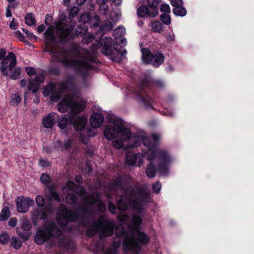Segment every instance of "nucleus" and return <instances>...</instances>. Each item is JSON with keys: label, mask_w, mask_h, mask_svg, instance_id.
Masks as SVG:
<instances>
[{"label": "nucleus", "mask_w": 254, "mask_h": 254, "mask_svg": "<svg viewBox=\"0 0 254 254\" xmlns=\"http://www.w3.org/2000/svg\"><path fill=\"white\" fill-rule=\"evenodd\" d=\"M91 23L94 27L97 26L99 25L101 21V19L99 16L95 15L92 19H90Z\"/></svg>", "instance_id": "37998d69"}, {"label": "nucleus", "mask_w": 254, "mask_h": 254, "mask_svg": "<svg viewBox=\"0 0 254 254\" xmlns=\"http://www.w3.org/2000/svg\"><path fill=\"white\" fill-rule=\"evenodd\" d=\"M66 201L69 204H73L76 201L77 198L75 194L68 193L66 196Z\"/></svg>", "instance_id": "c9c22d12"}, {"label": "nucleus", "mask_w": 254, "mask_h": 254, "mask_svg": "<svg viewBox=\"0 0 254 254\" xmlns=\"http://www.w3.org/2000/svg\"><path fill=\"white\" fill-rule=\"evenodd\" d=\"M109 8L105 3H102L99 6V12L101 14L106 15L108 13Z\"/></svg>", "instance_id": "58836bf2"}, {"label": "nucleus", "mask_w": 254, "mask_h": 254, "mask_svg": "<svg viewBox=\"0 0 254 254\" xmlns=\"http://www.w3.org/2000/svg\"><path fill=\"white\" fill-rule=\"evenodd\" d=\"M126 33L125 28L122 26H119L113 31V36L116 38H121Z\"/></svg>", "instance_id": "393cba45"}, {"label": "nucleus", "mask_w": 254, "mask_h": 254, "mask_svg": "<svg viewBox=\"0 0 254 254\" xmlns=\"http://www.w3.org/2000/svg\"><path fill=\"white\" fill-rule=\"evenodd\" d=\"M12 69L11 71H12L11 73L10 74V78L12 79H16L18 78L20 73H21V69L20 68H15L13 70Z\"/></svg>", "instance_id": "473e14b6"}, {"label": "nucleus", "mask_w": 254, "mask_h": 254, "mask_svg": "<svg viewBox=\"0 0 254 254\" xmlns=\"http://www.w3.org/2000/svg\"><path fill=\"white\" fill-rule=\"evenodd\" d=\"M124 196L117 198V206L122 211H125L128 205L140 212L142 203H145L149 199V193L140 189H135L130 187L127 190H123Z\"/></svg>", "instance_id": "423d86ee"}, {"label": "nucleus", "mask_w": 254, "mask_h": 254, "mask_svg": "<svg viewBox=\"0 0 254 254\" xmlns=\"http://www.w3.org/2000/svg\"><path fill=\"white\" fill-rule=\"evenodd\" d=\"M108 209H109V210L111 213H115L116 208H115V205L113 204H112L111 203H109Z\"/></svg>", "instance_id": "680f3d73"}, {"label": "nucleus", "mask_w": 254, "mask_h": 254, "mask_svg": "<svg viewBox=\"0 0 254 254\" xmlns=\"http://www.w3.org/2000/svg\"><path fill=\"white\" fill-rule=\"evenodd\" d=\"M61 97L60 92L59 91H56L53 90L51 93V99L52 101L54 102H57Z\"/></svg>", "instance_id": "a19ab883"}, {"label": "nucleus", "mask_w": 254, "mask_h": 254, "mask_svg": "<svg viewBox=\"0 0 254 254\" xmlns=\"http://www.w3.org/2000/svg\"><path fill=\"white\" fill-rule=\"evenodd\" d=\"M11 239L12 244L14 249H18L21 246L22 242L18 238L16 237H13Z\"/></svg>", "instance_id": "2f4dec72"}, {"label": "nucleus", "mask_w": 254, "mask_h": 254, "mask_svg": "<svg viewBox=\"0 0 254 254\" xmlns=\"http://www.w3.org/2000/svg\"><path fill=\"white\" fill-rule=\"evenodd\" d=\"M115 227L113 220L101 216L88 226L86 234L87 237H92L99 231L101 237H108L113 234Z\"/></svg>", "instance_id": "6e6552de"}, {"label": "nucleus", "mask_w": 254, "mask_h": 254, "mask_svg": "<svg viewBox=\"0 0 254 254\" xmlns=\"http://www.w3.org/2000/svg\"><path fill=\"white\" fill-rule=\"evenodd\" d=\"M78 12V8L76 6H73L70 9L69 13L68 15V18L69 19L73 18L74 17L77 15Z\"/></svg>", "instance_id": "e433bc0d"}, {"label": "nucleus", "mask_w": 254, "mask_h": 254, "mask_svg": "<svg viewBox=\"0 0 254 254\" xmlns=\"http://www.w3.org/2000/svg\"><path fill=\"white\" fill-rule=\"evenodd\" d=\"M66 188L75 191L81 197L83 204L77 211L68 210L64 205H61L57 216V221L60 225L64 226L69 221L79 220L84 224L95 210L102 212L106 209V206L101 201L98 193H93L90 196L85 197L84 196V188L82 186H76L72 181L68 182L64 190Z\"/></svg>", "instance_id": "f257e3e1"}, {"label": "nucleus", "mask_w": 254, "mask_h": 254, "mask_svg": "<svg viewBox=\"0 0 254 254\" xmlns=\"http://www.w3.org/2000/svg\"><path fill=\"white\" fill-rule=\"evenodd\" d=\"M54 30V26H50L45 32V41L47 45L45 51L50 53V56L54 61L60 62L64 66L75 69L83 76L87 75L92 67L91 63L93 62L89 52L85 49H79L78 50L79 56L77 59L72 60L68 59L67 57V53L63 49L50 47L51 44L55 42Z\"/></svg>", "instance_id": "7ed1b4c3"}, {"label": "nucleus", "mask_w": 254, "mask_h": 254, "mask_svg": "<svg viewBox=\"0 0 254 254\" xmlns=\"http://www.w3.org/2000/svg\"><path fill=\"white\" fill-rule=\"evenodd\" d=\"M175 35L173 34H169L167 35L166 39L169 42L174 41L175 40Z\"/></svg>", "instance_id": "bf43d9fd"}, {"label": "nucleus", "mask_w": 254, "mask_h": 254, "mask_svg": "<svg viewBox=\"0 0 254 254\" xmlns=\"http://www.w3.org/2000/svg\"><path fill=\"white\" fill-rule=\"evenodd\" d=\"M20 101V98L19 96L17 94H14L12 95L11 97V101L10 102V104L12 106H17Z\"/></svg>", "instance_id": "72a5a7b5"}, {"label": "nucleus", "mask_w": 254, "mask_h": 254, "mask_svg": "<svg viewBox=\"0 0 254 254\" xmlns=\"http://www.w3.org/2000/svg\"><path fill=\"white\" fill-rule=\"evenodd\" d=\"M156 173V169L154 165L152 163H149L146 169V174L148 177L150 178H153Z\"/></svg>", "instance_id": "412c9836"}, {"label": "nucleus", "mask_w": 254, "mask_h": 254, "mask_svg": "<svg viewBox=\"0 0 254 254\" xmlns=\"http://www.w3.org/2000/svg\"><path fill=\"white\" fill-rule=\"evenodd\" d=\"M75 180L77 183H81L82 182V178L81 176H77L75 177Z\"/></svg>", "instance_id": "69168bd1"}, {"label": "nucleus", "mask_w": 254, "mask_h": 254, "mask_svg": "<svg viewBox=\"0 0 254 254\" xmlns=\"http://www.w3.org/2000/svg\"><path fill=\"white\" fill-rule=\"evenodd\" d=\"M46 197L49 200L55 199L59 202L62 199V197L52 188L49 189V193L46 195Z\"/></svg>", "instance_id": "5701e85b"}, {"label": "nucleus", "mask_w": 254, "mask_h": 254, "mask_svg": "<svg viewBox=\"0 0 254 254\" xmlns=\"http://www.w3.org/2000/svg\"><path fill=\"white\" fill-rule=\"evenodd\" d=\"M142 61L144 64H151L155 67L162 64L164 61V55L159 52L151 53L147 48H142Z\"/></svg>", "instance_id": "4468645a"}, {"label": "nucleus", "mask_w": 254, "mask_h": 254, "mask_svg": "<svg viewBox=\"0 0 254 254\" xmlns=\"http://www.w3.org/2000/svg\"><path fill=\"white\" fill-rule=\"evenodd\" d=\"M121 184L122 182L121 180L120 179H117V180H115L114 182V186L116 190L118 189H122Z\"/></svg>", "instance_id": "603ef678"}, {"label": "nucleus", "mask_w": 254, "mask_h": 254, "mask_svg": "<svg viewBox=\"0 0 254 254\" xmlns=\"http://www.w3.org/2000/svg\"><path fill=\"white\" fill-rule=\"evenodd\" d=\"M41 182L44 184H47L50 181V177L46 174H42L40 177Z\"/></svg>", "instance_id": "de8ad7c7"}, {"label": "nucleus", "mask_w": 254, "mask_h": 254, "mask_svg": "<svg viewBox=\"0 0 254 254\" xmlns=\"http://www.w3.org/2000/svg\"><path fill=\"white\" fill-rule=\"evenodd\" d=\"M36 202L37 205L40 207H42L45 204V200L43 196L38 195L36 197Z\"/></svg>", "instance_id": "79ce46f5"}, {"label": "nucleus", "mask_w": 254, "mask_h": 254, "mask_svg": "<svg viewBox=\"0 0 254 254\" xmlns=\"http://www.w3.org/2000/svg\"><path fill=\"white\" fill-rule=\"evenodd\" d=\"M112 38L110 37H105V39L102 40L100 43L97 44L98 47L100 45L101 52L105 55L111 56L112 61L119 63L123 60V58L127 53L126 50L123 51L118 50L117 48L114 49L112 48Z\"/></svg>", "instance_id": "9d476101"}, {"label": "nucleus", "mask_w": 254, "mask_h": 254, "mask_svg": "<svg viewBox=\"0 0 254 254\" xmlns=\"http://www.w3.org/2000/svg\"><path fill=\"white\" fill-rule=\"evenodd\" d=\"M150 24L152 30L155 32H160L163 29V24L159 21H152Z\"/></svg>", "instance_id": "b1692460"}, {"label": "nucleus", "mask_w": 254, "mask_h": 254, "mask_svg": "<svg viewBox=\"0 0 254 254\" xmlns=\"http://www.w3.org/2000/svg\"><path fill=\"white\" fill-rule=\"evenodd\" d=\"M39 163L40 165L42 167L47 166L48 165V163L46 161L43 159L40 160Z\"/></svg>", "instance_id": "0e129e2a"}, {"label": "nucleus", "mask_w": 254, "mask_h": 254, "mask_svg": "<svg viewBox=\"0 0 254 254\" xmlns=\"http://www.w3.org/2000/svg\"><path fill=\"white\" fill-rule=\"evenodd\" d=\"M31 213L32 218L35 220L44 219L45 217V213L38 209H34Z\"/></svg>", "instance_id": "4be33fe9"}, {"label": "nucleus", "mask_w": 254, "mask_h": 254, "mask_svg": "<svg viewBox=\"0 0 254 254\" xmlns=\"http://www.w3.org/2000/svg\"><path fill=\"white\" fill-rule=\"evenodd\" d=\"M21 228L25 231L30 230L31 226L29 221L27 219H23L20 221Z\"/></svg>", "instance_id": "c756f323"}, {"label": "nucleus", "mask_w": 254, "mask_h": 254, "mask_svg": "<svg viewBox=\"0 0 254 254\" xmlns=\"http://www.w3.org/2000/svg\"><path fill=\"white\" fill-rule=\"evenodd\" d=\"M25 23L29 26L35 25L36 19L32 13H27L25 17Z\"/></svg>", "instance_id": "a878e982"}, {"label": "nucleus", "mask_w": 254, "mask_h": 254, "mask_svg": "<svg viewBox=\"0 0 254 254\" xmlns=\"http://www.w3.org/2000/svg\"><path fill=\"white\" fill-rule=\"evenodd\" d=\"M52 20V17L51 15L47 14L45 23L47 25H50Z\"/></svg>", "instance_id": "4d7b16f0"}, {"label": "nucleus", "mask_w": 254, "mask_h": 254, "mask_svg": "<svg viewBox=\"0 0 254 254\" xmlns=\"http://www.w3.org/2000/svg\"><path fill=\"white\" fill-rule=\"evenodd\" d=\"M162 0H147V5L139 7L137 10L138 16L155 17L158 14V5Z\"/></svg>", "instance_id": "2eb2a0df"}, {"label": "nucleus", "mask_w": 254, "mask_h": 254, "mask_svg": "<svg viewBox=\"0 0 254 254\" xmlns=\"http://www.w3.org/2000/svg\"><path fill=\"white\" fill-rule=\"evenodd\" d=\"M74 146L73 142L72 140H68L64 142V147L65 149L68 150L69 152L71 151V149Z\"/></svg>", "instance_id": "c03bdc74"}, {"label": "nucleus", "mask_w": 254, "mask_h": 254, "mask_svg": "<svg viewBox=\"0 0 254 254\" xmlns=\"http://www.w3.org/2000/svg\"><path fill=\"white\" fill-rule=\"evenodd\" d=\"M58 126L61 129H64L67 125L72 123L76 130H81L85 127L87 119L86 117L73 114L63 115L58 120Z\"/></svg>", "instance_id": "f8f14e48"}, {"label": "nucleus", "mask_w": 254, "mask_h": 254, "mask_svg": "<svg viewBox=\"0 0 254 254\" xmlns=\"http://www.w3.org/2000/svg\"><path fill=\"white\" fill-rule=\"evenodd\" d=\"M150 199L149 196L147 202L142 203L140 212L131 207L139 215L133 214L131 219L132 226L128 232H126L123 227H118L115 230L116 234L118 237L122 239L126 251L138 253L140 250V245H146L149 242L148 237L144 233L140 232L139 229L142 222L141 216H143V206L149 202Z\"/></svg>", "instance_id": "20e7f679"}, {"label": "nucleus", "mask_w": 254, "mask_h": 254, "mask_svg": "<svg viewBox=\"0 0 254 254\" xmlns=\"http://www.w3.org/2000/svg\"><path fill=\"white\" fill-rule=\"evenodd\" d=\"M6 51L4 48L0 49V60L2 58L0 64V71L3 75H8V72L15 67L16 63V56L13 52H9L5 57Z\"/></svg>", "instance_id": "ddd939ff"}, {"label": "nucleus", "mask_w": 254, "mask_h": 254, "mask_svg": "<svg viewBox=\"0 0 254 254\" xmlns=\"http://www.w3.org/2000/svg\"><path fill=\"white\" fill-rule=\"evenodd\" d=\"M26 70L27 74L29 75H32L34 74L36 72L35 69L31 67H27L26 68Z\"/></svg>", "instance_id": "5fc2aeb1"}, {"label": "nucleus", "mask_w": 254, "mask_h": 254, "mask_svg": "<svg viewBox=\"0 0 254 254\" xmlns=\"http://www.w3.org/2000/svg\"><path fill=\"white\" fill-rule=\"evenodd\" d=\"M96 247L98 248V250L100 251H102L103 249V247L102 244L99 242L97 243L96 244Z\"/></svg>", "instance_id": "338daca9"}, {"label": "nucleus", "mask_w": 254, "mask_h": 254, "mask_svg": "<svg viewBox=\"0 0 254 254\" xmlns=\"http://www.w3.org/2000/svg\"><path fill=\"white\" fill-rule=\"evenodd\" d=\"M161 188V185L159 181H157L153 184V189L156 193H158L160 191Z\"/></svg>", "instance_id": "49530a36"}, {"label": "nucleus", "mask_w": 254, "mask_h": 254, "mask_svg": "<svg viewBox=\"0 0 254 254\" xmlns=\"http://www.w3.org/2000/svg\"><path fill=\"white\" fill-rule=\"evenodd\" d=\"M9 236L6 233H3L0 235V243L3 245L8 242Z\"/></svg>", "instance_id": "4c0bfd02"}, {"label": "nucleus", "mask_w": 254, "mask_h": 254, "mask_svg": "<svg viewBox=\"0 0 254 254\" xmlns=\"http://www.w3.org/2000/svg\"><path fill=\"white\" fill-rule=\"evenodd\" d=\"M17 26V24L16 23L14 22L13 21H12L10 24V27L11 29H16Z\"/></svg>", "instance_id": "774afa93"}, {"label": "nucleus", "mask_w": 254, "mask_h": 254, "mask_svg": "<svg viewBox=\"0 0 254 254\" xmlns=\"http://www.w3.org/2000/svg\"><path fill=\"white\" fill-rule=\"evenodd\" d=\"M12 7L14 8L13 4H9L7 7L6 11V16L8 17L11 16V12L10 10V8Z\"/></svg>", "instance_id": "6e6d98bb"}, {"label": "nucleus", "mask_w": 254, "mask_h": 254, "mask_svg": "<svg viewBox=\"0 0 254 254\" xmlns=\"http://www.w3.org/2000/svg\"><path fill=\"white\" fill-rule=\"evenodd\" d=\"M57 115L54 113H51L45 116L42 120L43 126L47 128H51L55 124V120Z\"/></svg>", "instance_id": "aec40b11"}, {"label": "nucleus", "mask_w": 254, "mask_h": 254, "mask_svg": "<svg viewBox=\"0 0 254 254\" xmlns=\"http://www.w3.org/2000/svg\"><path fill=\"white\" fill-rule=\"evenodd\" d=\"M149 84V81L147 79H145L142 82L140 89L138 91H133L136 99L140 103L142 104L146 107H149L152 104L153 100L146 95L144 92V89Z\"/></svg>", "instance_id": "dca6fc26"}, {"label": "nucleus", "mask_w": 254, "mask_h": 254, "mask_svg": "<svg viewBox=\"0 0 254 254\" xmlns=\"http://www.w3.org/2000/svg\"><path fill=\"white\" fill-rule=\"evenodd\" d=\"M160 19L162 21L167 25L171 23V18L169 14L163 13L160 15Z\"/></svg>", "instance_id": "f704fd0d"}, {"label": "nucleus", "mask_w": 254, "mask_h": 254, "mask_svg": "<svg viewBox=\"0 0 254 254\" xmlns=\"http://www.w3.org/2000/svg\"><path fill=\"white\" fill-rule=\"evenodd\" d=\"M85 103L81 99L75 100L71 95L64 97L58 104V110L62 113L66 112L69 108L75 113H78L84 110Z\"/></svg>", "instance_id": "9b49d317"}, {"label": "nucleus", "mask_w": 254, "mask_h": 254, "mask_svg": "<svg viewBox=\"0 0 254 254\" xmlns=\"http://www.w3.org/2000/svg\"><path fill=\"white\" fill-rule=\"evenodd\" d=\"M117 250L115 248H110L105 253V254H117Z\"/></svg>", "instance_id": "13d9d810"}, {"label": "nucleus", "mask_w": 254, "mask_h": 254, "mask_svg": "<svg viewBox=\"0 0 254 254\" xmlns=\"http://www.w3.org/2000/svg\"><path fill=\"white\" fill-rule=\"evenodd\" d=\"M113 27V25L112 23L108 20L104 21L101 26V28L102 29V30L103 31H110L112 30Z\"/></svg>", "instance_id": "c85d7f7f"}, {"label": "nucleus", "mask_w": 254, "mask_h": 254, "mask_svg": "<svg viewBox=\"0 0 254 254\" xmlns=\"http://www.w3.org/2000/svg\"><path fill=\"white\" fill-rule=\"evenodd\" d=\"M173 12L176 15L180 16H184L187 13L186 9L182 5L175 7L173 10Z\"/></svg>", "instance_id": "bb28decb"}, {"label": "nucleus", "mask_w": 254, "mask_h": 254, "mask_svg": "<svg viewBox=\"0 0 254 254\" xmlns=\"http://www.w3.org/2000/svg\"><path fill=\"white\" fill-rule=\"evenodd\" d=\"M14 36L17 37L21 41L24 42L25 40V37L19 31H15L14 33Z\"/></svg>", "instance_id": "09e8293b"}, {"label": "nucleus", "mask_w": 254, "mask_h": 254, "mask_svg": "<svg viewBox=\"0 0 254 254\" xmlns=\"http://www.w3.org/2000/svg\"><path fill=\"white\" fill-rule=\"evenodd\" d=\"M56 88V86L55 84L51 83L49 84L48 86H47L44 89L43 91V95L44 96H48L50 93H52L53 90H54Z\"/></svg>", "instance_id": "7c9ffc66"}, {"label": "nucleus", "mask_w": 254, "mask_h": 254, "mask_svg": "<svg viewBox=\"0 0 254 254\" xmlns=\"http://www.w3.org/2000/svg\"><path fill=\"white\" fill-rule=\"evenodd\" d=\"M10 216V212L9 208L7 207H4L0 213V221H3Z\"/></svg>", "instance_id": "cd10ccee"}, {"label": "nucleus", "mask_w": 254, "mask_h": 254, "mask_svg": "<svg viewBox=\"0 0 254 254\" xmlns=\"http://www.w3.org/2000/svg\"><path fill=\"white\" fill-rule=\"evenodd\" d=\"M138 133L131 135L130 129L124 125L123 122L119 120H115L113 123L106 126L104 130L105 137L113 141L114 148L127 149L138 146L140 141Z\"/></svg>", "instance_id": "39448f33"}, {"label": "nucleus", "mask_w": 254, "mask_h": 254, "mask_svg": "<svg viewBox=\"0 0 254 254\" xmlns=\"http://www.w3.org/2000/svg\"><path fill=\"white\" fill-rule=\"evenodd\" d=\"M104 121L103 115L99 113H94L90 118V124L93 128L100 127Z\"/></svg>", "instance_id": "6ab92c4d"}, {"label": "nucleus", "mask_w": 254, "mask_h": 254, "mask_svg": "<svg viewBox=\"0 0 254 254\" xmlns=\"http://www.w3.org/2000/svg\"><path fill=\"white\" fill-rule=\"evenodd\" d=\"M91 19L90 13H86L81 15L80 17L79 21L83 22V23H85L88 22Z\"/></svg>", "instance_id": "a18cd8bd"}, {"label": "nucleus", "mask_w": 254, "mask_h": 254, "mask_svg": "<svg viewBox=\"0 0 254 254\" xmlns=\"http://www.w3.org/2000/svg\"><path fill=\"white\" fill-rule=\"evenodd\" d=\"M140 136L139 145L141 141L146 147L142 149V154L128 153L126 156V162L129 165L140 166L143 163V158L148 161H153L158 159L159 161L158 166V171L163 174H166L169 170V165L172 161L168 152L160 149L157 146V143L160 137L159 134H152L151 136H147L143 133L138 134Z\"/></svg>", "instance_id": "f03ea898"}, {"label": "nucleus", "mask_w": 254, "mask_h": 254, "mask_svg": "<svg viewBox=\"0 0 254 254\" xmlns=\"http://www.w3.org/2000/svg\"><path fill=\"white\" fill-rule=\"evenodd\" d=\"M110 16L111 19L114 22L118 21L119 18L120 17V15L114 12L110 13Z\"/></svg>", "instance_id": "8fccbe9b"}, {"label": "nucleus", "mask_w": 254, "mask_h": 254, "mask_svg": "<svg viewBox=\"0 0 254 254\" xmlns=\"http://www.w3.org/2000/svg\"><path fill=\"white\" fill-rule=\"evenodd\" d=\"M16 203L17 211L20 213H25L29 210L30 206L34 205L35 202L30 197L20 196L16 199Z\"/></svg>", "instance_id": "f3484780"}, {"label": "nucleus", "mask_w": 254, "mask_h": 254, "mask_svg": "<svg viewBox=\"0 0 254 254\" xmlns=\"http://www.w3.org/2000/svg\"><path fill=\"white\" fill-rule=\"evenodd\" d=\"M45 29V26L43 24L39 25L37 28V31L39 33H42L44 31Z\"/></svg>", "instance_id": "e2e57ef3"}, {"label": "nucleus", "mask_w": 254, "mask_h": 254, "mask_svg": "<svg viewBox=\"0 0 254 254\" xmlns=\"http://www.w3.org/2000/svg\"><path fill=\"white\" fill-rule=\"evenodd\" d=\"M53 238L58 239L60 246L68 248L69 241L62 234L61 229L53 222H48L45 226V230L37 231L34 242L38 245H41Z\"/></svg>", "instance_id": "0eeeda50"}, {"label": "nucleus", "mask_w": 254, "mask_h": 254, "mask_svg": "<svg viewBox=\"0 0 254 254\" xmlns=\"http://www.w3.org/2000/svg\"><path fill=\"white\" fill-rule=\"evenodd\" d=\"M44 75L43 74H39L35 77L33 80L29 81L28 89L31 90L33 93H36L41 83L44 81Z\"/></svg>", "instance_id": "a211bd4d"}, {"label": "nucleus", "mask_w": 254, "mask_h": 254, "mask_svg": "<svg viewBox=\"0 0 254 254\" xmlns=\"http://www.w3.org/2000/svg\"><path fill=\"white\" fill-rule=\"evenodd\" d=\"M171 4L176 7L182 5L183 4V1L182 0H171Z\"/></svg>", "instance_id": "3c124183"}, {"label": "nucleus", "mask_w": 254, "mask_h": 254, "mask_svg": "<svg viewBox=\"0 0 254 254\" xmlns=\"http://www.w3.org/2000/svg\"><path fill=\"white\" fill-rule=\"evenodd\" d=\"M17 220L15 218H12L8 221L9 226L13 227L16 226Z\"/></svg>", "instance_id": "864d4df0"}, {"label": "nucleus", "mask_w": 254, "mask_h": 254, "mask_svg": "<svg viewBox=\"0 0 254 254\" xmlns=\"http://www.w3.org/2000/svg\"><path fill=\"white\" fill-rule=\"evenodd\" d=\"M160 11L164 13L169 14L171 12L169 5L166 3H162L160 6Z\"/></svg>", "instance_id": "ea45409f"}, {"label": "nucleus", "mask_w": 254, "mask_h": 254, "mask_svg": "<svg viewBox=\"0 0 254 254\" xmlns=\"http://www.w3.org/2000/svg\"><path fill=\"white\" fill-rule=\"evenodd\" d=\"M75 24V22L72 20L67 22L66 15H61L55 23L56 35L61 41L66 42L70 38Z\"/></svg>", "instance_id": "1a4fd4ad"}, {"label": "nucleus", "mask_w": 254, "mask_h": 254, "mask_svg": "<svg viewBox=\"0 0 254 254\" xmlns=\"http://www.w3.org/2000/svg\"><path fill=\"white\" fill-rule=\"evenodd\" d=\"M22 30L26 34L28 37H29L30 38H32L33 37L35 38V36H34L32 33L29 32L27 30L23 28H22Z\"/></svg>", "instance_id": "052dcab7"}]
</instances>
